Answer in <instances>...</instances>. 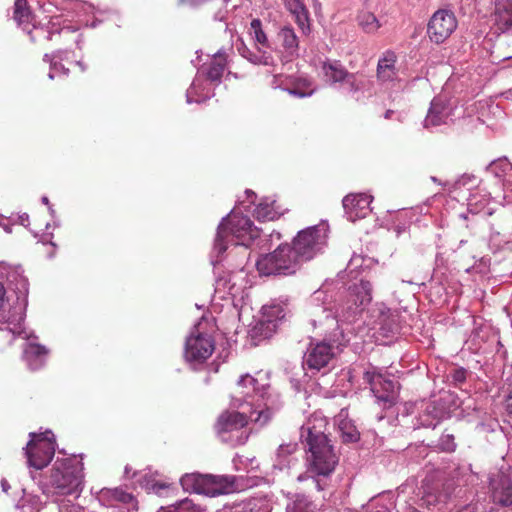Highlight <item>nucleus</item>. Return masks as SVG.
Here are the masks:
<instances>
[{
    "instance_id": "1",
    "label": "nucleus",
    "mask_w": 512,
    "mask_h": 512,
    "mask_svg": "<svg viewBox=\"0 0 512 512\" xmlns=\"http://www.w3.org/2000/svg\"><path fill=\"white\" fill-rule=\"evenodd\" d=\"M372 287L369 281L360 280L359 283L350 285L335 300L334 305L326 303V294L322 290L314 292L311 299V322L314 326L328 325L335 322L334 341L339 345L349 341L343 324H350L358 319V316L371 302Z\"/></svg>"
},
{
    "instance_id": "2",
    "label": "nucleus",
    "mask_w": 512,
    "mask_h": 512,
    "mask_svg": "<svg viewBox=\"0 0 512 512\" xmlns=\"http://www.w3.org/2000/svg\"><path fill=\"white\" fill-rule=\"evenodd\" d=\"M326 425L325 419L314 417L309 418L300 428L301 442L310 453L308 472L318 491L327 487V478L338 463V456L325 433Z\"/></svg>"
},
{
    "instance_id": "3",
    "label": "nucleus",
    "mask_w": 512,
    "mask_h": 512,
    "mask_svg": "<svg viewBox=\"0 0 512 512\" xmlns=\"http://www.w3.org/2000/svg\"><path fill=\"white\" fill-rule=\"evenodd\" d=\"M238 392L232 398L234 407L246 405L251 421L263 426L282 407L280 395L269 385H259L249 374L241 376L237 382Z\"/></svg>"
},
{
    "instance_id": "4",
    "label": "nucleus",
    "mask_w": 512,
    "mask_h": 512,
    "mask_svg": "<svg viewBox=\"0 0 512 512\" xmlns=\"http://www.w3.org/2000/svg\"><path fill=\"white\" fill-rule=\"evenodd\" d=\"M253 222L245 215L234 213L233 211L222 218L217 228L216 237L212 250L213 264L221 261L223 253L228 247L230 237L241 239L246 234L252 237Z\"/></svg>"
},
{
    "instance_id": "5",
    "label": "nucleus",
    "mask_w": 512,
    "mask_h": 512,
    "mask_svg": "<svg viewBox=\"0 0 512 512\" xmlns=\"http://www.w3.org/2000/svg\"><path fill=\"white\" fill-rule=\"evenodd\" d=\"M288 244L279 245L273 252L261 256L256 263L261 275H291L301 266V261Z\"/></svg>"
},
{
    "instance_id": "6",
    "label": "nucleus",
    "mask_w": 512,
    "mask_h": 512,
    "mask_svg": "<svg viewBox=\"0 0 512 512\" xmlns=\"http://www.w3.org/2000/svg\"><path fill=\"white\" fill-rule=\"evenodd\" d=\"M241 408L242 411L221 414L216 424L217 432L222 441L229 442L231 445L244 444L248 439V435L242 431V428L250 420L249 411L246 405Z\"/></svg>"
},
{
    "instance_id": "7",
    "label": "nucleus",
    "mask_w": 512,
    "mask_h": 512,
    "mask_svg": "<svg viewBox=\"0 0 512 512\" xmlns=\"http://www.w3.org/2000/svg\"><path fill=\"white\" fill-rule=\"evenodd\" d=\"M326 242V229L320 226H312L298 232L291 247L296 254L295 257H298L301 263H304L321 253L326 246Z\"/></svg>"
},
{
    "instance_id": "8",
    "label": "nucleus",
    "mask_w": 512,
    "mask_h": 512,
    "mask_svg": "<svg viewBox=\"0 0 512 512\" xmlns=\"http://www.w3.org/2000/svg\"><path fill=\"white\" fill-rule=\"evenodd\" d=\"M82 478V468L74 460L56 461L51 474L52 484L63 495L78 493Z\"/></svg>"
},
{
    "instance_id": "9",
    "label": "nucleus",
    "mask_w": 512,
    "mask_h": 512,
    "mask_svg": "<svg viewBox=\"0 0 512 512\" xmlns=\"http://www.w3.org/2000/svg\"><path fill=\"white\" fill-rule=\"evenodd\" d=\"M30 440L25 448L29 466L41 470L46 467L55 454V440L51 431L30 433Z\"/></svg>"
},
{
    "instance_id": "10",
    "label": "nucleus",
    "mask_w": 512,
    "mask_h": 512,
    "mask_svg": "<svg viewBox=\"0 0 512 512\" xmlns=\"http://www.w3.org/2000/svg\"><path fill=\"white\" fill-rule=\"evenodd\" d=\"M197 330L196 327H194ZM215 342L211 335L193 331L186 339L184 357L192 364L198 365L204 363L213 353Z\"/></svg>"
},
{
    "instance_id": "11",
    "label": "nucleus",
    "mask_w": 512,
    "mask_h": 512,
    "mask_svg": "<svg viewBox=\"0 0 512 512\" xmlns=\"http://www.w3.org/2000/svg\"><path fill=\"white\" fill-rule=\"evenodd\" d=\"M333 358V347L329 343L321 341L308 347L303 363L309 370L320 371L327 368Z\"/></svg>"
},
{
    "instance_id": "12",
    "label": "nucleus",
    "mask_w": 512,
    "mask_h": 512,
    "mask_svg": "<svg viewBox=\"0 0 512 512\" xmlns=\"http://www.w3.org/2000/svg\"><path fill=\"white\" fill-rule=\"evenodd\" d=\"M371 200L372 197L364 193L345 196L342 204L348 220L355 222L358 219L365 218L371 212Z\"/></svg>"
},
{
    "instance_id": "13",
    "label": "nucleus",
    "mask_w": 512,
    "mask_h": 512,
    "mask_svg": "<svg viewBox=\"0 0 512 512\" xmlns=\"http://www.w3.org/2000/svg\"><path fill=\"white\" fill-rule=\"evenodd\" d=\"M98 499L103 505L107 506V512H129L128 509L123 507V504L131 503L133 496L120 488H103L99 492Z\"/></svg>"
},
{
    "instance_id": "14",
    "label": "nucleus",
    "mask_w": 512,
    "mask_h": 512,
    "mask_svg": "<svg viewBox=\"0 0 512 512\" xmlns=\"http://www.w3.org/2000/svg\"><path fill=\"white\" fill-rule=\"evenodd\" d=\"M235 482L234 476L205 475L204 494L216 496L234 492L238 488Z\"/></svg>"
},
{
    "instance_id": "15",
    "label": "nucleus",
    "mask_w": 512,
    "mask_h": 512,
    "mask_svg": "<svg viewBox=\"0 0 512 512\" xmlns=\"http://www.w3.org/2000/svg\"><path fill=\"white\" fill-rule=\"evenodd\" d=\"M492 22L496 31L512 32V0H496Z\"/></svg>"
},
{
    "instance_id": "16",
    "label": "nucleus",
    "mask_w": 512,
    "mask_h": 512,
    "mask_svg": "<svg viewBox=\"0 0 512 512\" xmlns=\"http://www.w3.org/2000/svg\"><path fill=\"white\" fill-rule=\"evenodd\" d=\"M447 15L448 10L439 9L433 14L428 23L427 34L435 44H442L448 39Z\"/></svg>"
},
{
    "instance_id": "17",
    "label": "nucleus",
    "mask_w": 512,
    "mask_h": 512,
    "mask_svg": "<svg viewBox=\"0 0 512 512\" xmlns=\"http://www.w3.org/2000/svg\"><path fill=\"white\" fill-rule=\"evenodd\" d=\"M492 501L501 507H512V481L505 475H500L492 483Z\"/></svg>"
},
{
    "instance_id": "18",
    "label": "nucleus",
    "mask_w": 512,
    "mask_h": 512,
    "mask_svg": "<svg viewBox=\"0 0 512 512\" xmlns=\"http://www.w3.org/2000/svg\"><path fill=\"white\" fill-rule=\"evenodd\" d=\"M448 117L446 101L441 97H435L430 104L427 116L424 120V127H436L446 123Z\"/></svg>"
},
{
    "instance_id": "19",
    "label": "nucleus",
    "mask_w": 512,
    "mask_h": 512,
    "mask_svg": "<svg viewBox=\"0 0 512 512\" xmlns=\"http://www.w3.org/2000/svg\"><path fill=\"white\" fill-rule=\"evenodd\" d=\"M48 351L45 346L29 342L24 349V359L31 370L40 369L46 361Z\"/></svg>"
},
{
    "instance_id": "20",
    "label": "nucleus",
    "mask_w": 512,
    "mask_h": 512,
    "mask_svg": "<svg viewBox=\"0 0 512 512\" xmlns=\"http://www.w3.org/2000/svg\"><path fill=\"white\" fill-rule=\"evenodd\" d=\"M397 56L394 51L386 50L378 60L377 76L382 81H390L396 76L395 63Z\"/></svg>"
},
{
    "instance_id": "21",
    "label": "nucleus",
    "mask_w": 512,
    "mask_h": 512,
    "mask_svg": "<svg viewBox=\"0 0 512 512\" xmlns=\"http://www.w3.org/2000/svg\"><path fill=\"white\" fill-rule=\"evenodd\" d=\"M33 19L32 12L30 7L28 6L27 0H15L14 3V20L17 22L19 26H23V30L27 31L30 35V39L32 42H35L36 39L32 34V30L29 29V25Z\"/></svg>"
},
{
    "instance_id": "22",
    "label": "nucleus",
    "mask_w": 512,
    "mask_h": 512,
    "mask_svg": "<svg viewBox=\"0 0 512 512\" xmlns=\"http://www.w3.org/2000/svg\"><path fill=\"white\" fill-rule=\"evenodd\" d=\"M218 512H268L265 501L249 499L239 503L226 504Z\"/></svg>"
},
{
    "instance_id": "23",
    "label": "nucleus",
    "mask_w": 512,
    "mask_h": 512,
    "mask_svg": "<svg viewBox=\"0 0 512 512\" xmlns=\"http://www.w3.org/2000/svg\"><path fill=\"white\" fill-rule=\"evenodd\" d=\"M296 450V443L281 444L276 451L275 461L273 464L274 468L283 470L291 467L297 460L294 456Z\"/></svg>"
},
{
    "instance_id": "24",
    "label": "nucleus",
    "mask_w": 512,
    "mask_h": 512,
    "mask_svg": "<svg viewBox=\"0 0 512 512\" xmlns=\"http://www.w3.org/2000/svg\"><path fill=\"white\" fill-rule=\"evenodd\" d=\"M363 380L365 383L370 385L371 391L377 399L378 403H382L384 408L391 407L395 403L396 393L382 392L379 387H377L374 372L365 371L363 374Z\"/></svg>"
},
{
    "instance_id": "25",
    "label": "nucleus",
    "mask_w": 512,
    "mask_h": 512,
    "mask_svg": "<svg viewBox=\"0 0 512 512\" xmlns=\"http://www.w3.org/2000/svg\"><path fill=\"white\" fill-rule=\"evenodd\" d=\"M226 67V57L225 53L222 50H219L213 56L211 63L208 68L205 70V74L208 80L214 83H220L223 73Z\"/></svg>"
},
{
    "instance_id": "26",
    "label": "nucleus",
    "mask_w": 512,
    "mask_h": 512,
    "mask_svg": "<svg viewBox=\"0 0 512 512\" xmlns=\"http://www.w3.org/2000/svg\"><path fill=\"white\" fill-rule=\"evenodd\" d=\"M322 71L328 82L331 84L340 83L347 77L349 73L344 66L337 60H328L323 62Z\"/></svg>"
},
{
    "instance_id": "27",
    "label": "nucleus",
    "mask_w": 512,
    "mask_h": 512,
    "mask_svg": "<svg viewBox=\"0 0 512 512\" xmlns=\"http://www.w3.org/2000/svg\"><path fill=\"white\" fill-rule=\"evenodd\" d=\"M24 270L21 266L16 267L9 273L10 282H16L17 299H22L24 308L27 305V295L29 289L28 279L23 275Z\"/></svg>"
},
{
    "instance_id": "28",
    "label": "nucleus",
    "mask_w": 512,
    "mask_h": 512,
    "mask_svg": "<svg viewBox=\"0 0 512 512\" xmlns=\"http://www.w3.org/2000/svg\"><path fill=\"white\" fill-rule=\"evenodd\" d=\"M278 38L281 41L283 48L289 55H297L299 40L292 27L284 26L281 28L278 32Z\"/></svg>"
},
{
    "instance_id": "29",
    "label": "nucleus",
    "mask_w": 512,
    "mask_h": 512,
    "mask_svg": "<svg viewBox=\"0 0 512 512\" xmlns=\"http://www.w3.org/2000/svg\"><path fill=\"white\" fill-rule=\"evenodd\" d=\"M277 331L276 325L270 320L260 318L259 321L250 329L249 335L253 340L262 341L269 339Z\"/></svg>"
},
{
    "instance_id": "30",
    "label": "nucleus",
    "mask_w": 512,
    "mask_h": 512,
    "mask_svg": "<svg viewBox=\"0 0 512 512\" xmlns=\"http://www.w3.org/2000/svg\"><path fill=\"white\" fill-rule=\"evenodd\" d=\"M343 411L338 415L337 424L340 432V436L345 443L357 442L360 438V433L356 426L345 418H342Z\"/></svg>"
},
{
    "instance_id": "31",
    "label": "nucleus",
    "mask_w": 512,
    "mask_h": 512,
    "mask_svg": "<svg viewBox=\"0 0 512 512\" xmlns=\"http://www.w3.org/2000/svg\"><path fill=\"white\" fill-rule=\"evenodd\" d=\"M358 25L368 34H374L381 27L377 17L369 11H361L357 16Z\"/></svg>"
},
{
    "instance_id": "32",
    "label": "nucleus",
    "mask_w": 512,
    "mask_h": 512,
    "mask_svg": "<svg viewBox=\"0 0 512 512\" xmlns=\"http://www.w3.org/2000/svg\"><path fill=\"white\" fill-rule=\"evenodd\" d=\"M180 483L184 490L204 494L205 476L199 474H186L181 477Z\"/></svg>"
},
{
    "instance_id": "33",
    "label": "nucleus",
    "mask_w": 512,
    "mask_h": 512,
    "mask_svg": "<svg viewBox=\"0 0 512 512\" xmlns=\"http://www.w3.org/2000/svg\"><path fill=\"white\" fill-rule=\"evenodd\" d=\"M285 309L283 306L279 304H273L269 306H264L262 308V316L261 318L270 320L273 324L276 325V329H278L279 324L285 318Z\"/></svg>"
},
{
    "instance_id": "34",
    "label": "nucleus",
    "mask_w": 512,
    "mask_h": 512,
    "mask_svg": "<svg viewBox=\"0 0 512 512\" xmlns=\"http://www.w3.org/2000/svg\"><path fill=\"white\" fill-rule=\"evenodd\" d=\"M317 510V505L304 495L297 496V498L286 507V512H316Z\"/></svg>"
},
{
    "instance_id": "35",
    "label": "nucleus",
    "mask_w": 512,
    "mask_h": 512,
    "mask_svg": "<svg viewBox=\"0 0 512 512\" xmlns=\"http://www.w3.org/2000/svg\"><path fill=\"white\" fill-rule=\"evenodd\" d=\"M250 29L256 42L264 47H268V39L262 29L261 20L258 18L253 19L250 23Z\"/></svg>"
},
{
    "instance_id": "36",
    "label": "nucleus",
    "mask_w": 512,
    "mask_h": 512,
    "mask_svg": "<svg viewBox=\"0 0 512 512\" xmlns=\"http://www.w3.org/2000/svg\"><path fill=\"white\" fill-rule=\"evenodd\" d=\"M254 213L256 218L262 221L273 220L276 215L273 208L269 204L265 203H260L259 205H257Z\"/></svg>"
},
{
    "instance_id": "37",
    "label": "nucleus",
    "mask_w": 512,
    "mask_h": 512,
    "mask_svg": "<svg viewBox=\"0 0 512 512\" xmlns=\"http://www.w3.org/2000/svg\"><path fill=\"white\" fill-rule=\"evenodd\" d=\"M158 512H202V510L195 506L191 501L185 500L181 502L177 507L160 508Z\"/></svg>"
},
{
    "instance_id": "38",
    "label": "nucleus",
    "mask_w": 512,
    "mask_h": 512,
    "mask_svg": "<svg viewBox=\"0 0 512 512\" xmlns=\"http://www.w3.org/2000/svg\"><path fill=\"white\" fill-rule=\"evenodd\" d=\"M296 23L299 28L302 30L303 34H308L310 32V23H309V12L305 7L301 11H298L293 15Z\"/></svg>"
},
{
    "instance_id": "39",
    "label": "nucleus",
    "mask_w": 512,
    "mask_h": 512,
    "mask_svg": "<svg viewBox=\"0 0 512 512\" xmlns=\"http://www.w3.org/2000/svg\"><path fill=\"white\" fill-rule=\"evenodd\" d=\"M477 181L476 177L474 175L470 174H463L459 179H457L453 184V189L457 190L462 187L466 188L467 190H471L472 188L476 187Z\"/></svg>"
},
{
    "instance_id": "40",
    "label": "nucleus",
    "mask_w": 512,
    "mask_h": 512,
    "mask_svg": "<svg viewBox=\"0 0 512 512\" xmlns=\"http://www.w3.org/2000/svg\"><path fill=\"white\" fill-rule=\"evenodd\" d=\"M343 88L349 92H357L361 88V83L357 80V77L353 73H348L347 77L341 82Z\"/></svg>"
},
{
    "instance_id": "41",
    "label": "nucleus",
    "mask_w": 512,
    "mask_h": 512,
    "mask_svg": "<svg viewBox=\"0 0 512 512\" xmlns=\"http://www.w3.org/2000/svg\"><path fill=\"white\" fill-rule=\"evenodd\" d=\"M375 382L382 392L396 393V384L394 381L384 379L381 375L375 374Z\"/></svg>"
},
{
    "instance_id": "42",
    "label": "nucleus",
    "mask_w": 512,
    "mask_h": 512,
    "mask_svg": "<svg viewBox=\"0 0 512 512\" xmlns=\"http://www.w3.org/2000/svg\"><path fill=\"white\" fill-rule=\"evenodd\" d=\"M380 329L385 333H396L398 331V324L396 323L394 318H390L382 314L380 321Z\"/></svg>"
},
{
    "instance_id": "43",
    "label": "nucleus",
    "mask_w": 512,
    "mask_h": 512,
    "mask_svg": "<svg viewBox=\"0 0 512 512\" xmlns=\"http://www.w3.org/2000/svg\"><path fill=\"white\" fill-rule=\"evenodd\" d=\"M285 8L292 14H296L305 8V5L301 0H283Z\"/></svg>"
},
{
    "instance_id": "44",
    "label": "nucleus",
    "mask_w": 512,
    "mask_h": 512,
    "mask_svg": "<svg viewBox=\"0 0 512 512\" xmlns=\"http://www.w3.org/2000/svg\"><path fill=\"white\" fill-rule=\"evenodd\" d=\"M425 412L431 415L433 419H443L445 417V411L436 407L435 403H428L425 407Z\"/></svg>"
},
{
    "instance_id": "45",
    "label": "nucleus",
    "mask_w": 512,
    "mask_h": 512,
    "mask_svg": "<svg viewBox=\"0 0 512 512\" xmlns=\"http://www.w3.org/2000/svg\"><path fill=\"white\" fill-rule=\"evenodd\" d=\"M141 484L146 488V489H149V490H153L155 492H159V490L161 489H165L168 487L167 484L165 483H159L157 481H154V480H149L147 479L146 476H144L143 478V481H141Z\"/></svg>"
},
{
    "instance_id": "46",
    "label": "nucleus",
    "mask_w": 512,
    "mask_h": 512,
    "mask_svg": "<svg viewBox=\"0 0 512 512\" xmlns=\"http://www.w3.org/2000/svg\"><path fill=\"white\" fill-rule=\"evenodd\" d=\"M23 321V315L22 314H19L17 318L11 320L10 318L7 320L8 324H13V327H9V331L13 334V335H22L24 333V331L21 330V327H20V324L21 322Z\"/></svg>"
},
{
    "instance_id": "47",
    "label": "nucleus",
    "mask_w": 512,
    "mask_h": 512,
    "mask_svg": "<svg viewBox=\"0 0 512 512\" xmlns=\"http://www.w3.org/2000/svg\"><path fill=\"white\" fill-rule=\"evenodd\" d=\"M467 374V370L462 367L454 369L453 380L455 381L456 385H459L458 383L464 382L466 380Z\"/></svg>"
},
{
    "instance_id": "48",
    "label": "nucleus",
    "mask_w": 512,
    "mask_h": 512,
    "mask_svg": "<svg viewBox=\"0 0 512 512\" xmlns=\"http://www.w3.org/2000/svg\"><path fill=\"white\" fill-rule=\"evenodd\" d=\"M60 52L61 51H55L52 54H45L43 56V61L50 63L51 70L56 69V67H57V61H55L56 56H57L56 54H58Z\"/></svg>"
},
{
    "instance_id": "49",
    "label": "nucleus",
    "mask_w": 512,
    "mask_h": 512,
    "mask_svg": "<svg viewBox=\"0 0 512 512\" xmlns=\"http://www.w3.org/2000/svg\"><path fill=\"white\" fill-rule=\"evenodd\" d=\"M288 91H289V93L291 95H294V96L299 97V98H304V97H307V96H311L312 93H313V90L305 92V91H303V90H301L299 88L289 89Z\"/></svg>"
},
{
    "instance_id": "50",
    "label": "nucleus",
    "mask_w": 512,
    "mask_h": 512,
    "mask_svg": "<svg viewBox=\"0 0 512 512\" xmlns=\"http://www.w3.org/2000/svg\"><path fill=\"white\" fill-rule=\"evenodd\" d=\"M58 71H61L63 74L67 75L69 70H68L67 68H65L61 63H58V62H57V67H56V69L50 70V72H49V74H48V77H49L50 79H54L55 74H56Z\"/></svg>"
},
{
    "instance_id": "51",
    "label": "nucleus",
    "mask_w": 512,
    "mask_h": 512,
    "mask_svg": "<svg viewBox=\"0 0 512 512\" xmlns=\"http://www.w3.org/2000/svg\"><path fill=\"white\" fill-rule=\"evenodd\" d=\"M506 411L508 415V422L512 425V394L506 400Z\"/></svg>"
},
{
    "instance_id": "52",
    "label": "nucleus",
    "mask_w": 512,
    "mask_h": 512,
    "mask_svg": "<svg viewBox=\"0 0 512 512\" xmlns=\"http://www.w3.org/2000/svg\"><path fill=\"white\" fill-rule=\"evenodd\" d=\"M196 87H197V81L194 80L190 86V88L187 90V94H186V98H187V103H192L193 100H192V94L194 92H196Z\"/></svg>"
},
{
    "instance_id": "53",
    "label": "nucleus",
    "mask_w": 512,
    "mask_h": 512,
    "mask_svg": "<svg viewBox=\"0 0 512 512\" xmlns=\"http://www.w3.org/2000/svg\"><path fill=\"white\" fill-rule=\"evenodd\" d=\"M19 223L23 226H27L29 223V215L27 213H23L19 216Z\"/></svg>"
},
{
    "instance_id": "54",
    "label": "nucleus",
    "mask_w": 512,
    "mask_h": 512,
    "mask_svg": "<svg viewBox=\"0 0 512 512\" xmlns=\"http://www.w3.org/2000/svg\"><path fill=\"white\" fill-rule=\"evenodd\" d=\"M41 201H42V203H43V204H45V205H47V206H48V209H49L50 213H51V214H53V213H54V209H53V208H52V206L50 205V202H49L48 197L43 196V197H42V199H41Z\"/></svg>"
},
{
    "instance_id": "55",
    "label": "nucleus",
    "mask_w": 512,
    "mask_h": 512,
    "mask_svg": "<svg viewBox=\"0 0 512 512\" xmlns=\"http://www.w3.org/2000/svg\"><path fill=\"white\" fill-rule=\"evenodd\" d=\"M1 487H2L3 492H5V493H7L8 490L10 489V485L6 479L1 480Z\"/></svg>"
},
{
    "instance_id": "56",
    "label": "nucleus",
    "mask_w": 512,
    "mask_h": 512,
    "mask_svg": "<svg viewBox=\"0 0 512 512\" xmlns=\"http://www.w3.org/2000/svg\"><path fill=\"white\" fill-rule=\"evenodd\" d=\"M4 296H5V288H4L3 284L0 282V307L3 305Z\"/></svg>"
},
{
    "instance_id": "57",
    "label": "nucleus",
    "mask_w": 512,
    "mask_h": 512,
    "mask_svg": "<svg viewBox=\"0 0 512 512\" xmlns=\"http://www.w3.org/2000/svg\"><path fill=\"white\" fill-rule=\"evenodd\" d=\"M440 261L442 262L443 259L442 258L440 259L439 255H437V258H436L437 268L435 269V274L436 275H438L441 272V267H440V264H439Z\"/></svg>"
},
{
    "instance_id": "58",
    "label": "nucleus",
    "mask_w": 512,
    "mask_h": 512,
    "mask_svg": "<svg viewBox=\"0 0 512 512\" xmlns=\"http://www.w3.org/2000/svg\"><path fill=\"white\" fill-rule=\"evenodd\" d=\"M248 59L252 63H260L259 57L257 55H251L250 57H248Z\"/></svg>"
},
{
    "instance_id": "59",
    "label": "nucleus",
    "mask_w": 512,
    "mask_h": 512,
    "mask_svg": "<svg viewBox=\"0 0 512 512\" xmlns=\"http://www.w3.org/2000/svg\"><path fill=\"white\" fill-rule=\"evenodd\" d=\"M53 34H54V31H53V30H47V31H46V36H45V38H46L47 40H52Z\"/></svg>"
},
{
    "instance_id": "60",
    "label": "nucleus",
    "mask_w": 512,
    "mask_h": 512,
    "mask_svg": "<svg viewBox=\"0 0 512 512\" xmlns=\"http://www.w3.org/2000/svg\"><path fill=\"white\" fill-rule=\"evenodd\" d=\"M61 52L56 54V58H59L60 60H62L64 58V55L67 53V51L65 50H60Z\"/></svg>"
},
{
    "instance_id": "61",
    "label": "nucleus",
    "mask_w": 512,
    "mask_h": 512,
    "mask_svg": "<svg viewBox=\"0 0 512 512\" xmlns=\"http://www.w3.org/2000/svg\"><path fill=\"white\" fill-rule=\"evenodd\" d=\"M82 71H85L86 70V66L84 65V63L82 61H77L76 63Z\"/></svg>"
},
{
    "instance_id": "62",
    "label": "nucleus",
    "mask_w": 512,
    "mask_h": 512,
    "mask_svg": "<svg viewBox=\"0 0 512 512\" xmlns=\"http://www.w3.org/2000/svg\"><path fill=\"white\" fill-rule=\"evenodd\" d=\"M392 114H393V110H387V111L385 112L384 117H385L386 119H389V118L391 117V115H392Z\"/></svg>"
},
{
    "instance_id": "63",
    "label": "nucleus",
    "mask_w": 512,
    "mask_h": 512,
    "mask_svg": "<svg viewBox=\"0 0 512 512\" xmlns=\"http://www.w3.org/2000/svg\"><path fill=\"white\" fill-rule=\"evenodd\" d=\"M246 194H247V196H248L249 198H250V197H254V198L256 197L255 193H254L253 191H251V190H246Z\"/></svg>"
},
{
    "instance_id": "64",
    "label": "nucleus",
    "mask_w": 512,
    "mask_h": 512,
    "mask_svg": "<svg viewBox=\"0 0 512 512\" xmlns=\"http://www.w3.org/2000/svg\"><path fill=\"white\" fill-rule=\"evenodd\" d=\"M423 425L425 426H433L435 427L437 423H433V422H422Z\"/></svg>"
}]
</instances>
